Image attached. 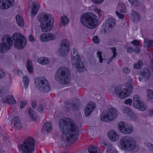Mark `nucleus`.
Instances as JSON below:
<instances>
[{
	"mask_svg": "<svg viewBox=\"0 0 153 153\" xmlns=\"http://www.w3.org/2000/svg\"><path fill=\"white\" fill-rule=\"evenodd\" d=\"M59 126L63 133V141L66 144L75 142L78 136L79 131L76 123L70 119L64 118L60 120Z\"/></svg>",
	"mask_w": 153,
	"mask_h": 153,
	"instance_id": "obj_1",
	"label": "nucleus"
},
{
	"mask_svg": "<svg viewBox=\"0 0 153 153\" xmlns=\"http://www.w3.org/2000/svg\"><path fill=\"white\" fill-rule=\"evenodd\" d=\"M80 20L83 26L91 29L95 28L98 23L96 15L91 12L85 13L82 14L80 17Z\"/></svg>",
	"mask_w": 153,
	"mask_h": 153,
	"instance_id": "obj_2",
	"label": "nucleus"
},
{
	"mask_svg": "<svg viewBox=\"0 0 153 153\" xmlns=\"http://www.w3.org/2000/svg\"><path fill=\"white\" fill-rule=\"evenodd\" d=\"M39 21L41 22L40 25L42 31L46 32L50 31L52 29L54 19L53 16L50 14L43 13L38 16Z\"/></svg>",
	"mask_w": 153,
	"mask_h": 153,
	"instance_id": "obj_3",
	"label": "nucleus"
},
{
	"mask_svg": "<svg viewBox=\"0 0 153 153\" xmlns=\"http://www.w3.org/2000/svg\"><path fill=\"white\" fill-rule=\"evenodd\" d=\"M69 75V70L67 68L62 67L56 72L55 75L56 80L62 84H68L70 82L68 77Z\"/></svg>",
	"mask_w": 153,
	"mask_h": 153,
	"instance_id": "obj_4",
	"label": "nucleus"
},
{
	"mask_svg": "<svg viewBox=\"0 0 153 153\" xmlns=\"http://www.w3.org/2000/svg\"><path fill=\"white\" fill-rule=\"evenodd\" d=\"M71 53V63L73 68L76 69L79 72H82L86 70L85 66L81 61V58L78 55L77 50L75 48L73 49Z\"/></svg>",
	"mask_w": 153,
	"mask_h": 153,
	"instance_id": "obj_5",
	"label": "nucleus"
},
{
	"mask_svg": "<svg viewBox=\"0 0 153 153\" xmlns=\"http://www.w3.org/2000/svg\"><path fill=\"white\" fill-rule=\"evenodd\" d=\"M34 140L31 137L26 138L22 144L19 145V149L22 153H33L35 148Z\"/></svg>",
	"mask_w": 153,
	"mask_h": 153,
	"instance_id": "obj_6",
	"label": "nucleus"
},
{
	"mask_svg": "<svg viewBox=\"0 0 153 153\" xmlns=\"http://www.w3.org/2000/svg\"><path fill=\"white\" fill-rule=\"evenodd\" d=\"M125 88H122L120 86H117L115 88L117 96L120 99H125L130 95L133 91L131 85L128 83L125 84Z\"/></svg>",
	"mask_w": 153,
	"mask_h": 153,
	"instance_id": "obj_7",
	"label": "nucleus"
},
{
	"mask_svg": "<svg viewBox=\"0 0 153 153\" xmlns=\"http://www.w3.org/2000/svg\"><path fill=\"white\" fill-rule=\"evenodd\" d=\"M120 145L123 149L129 151L133 150L136 146L134 140L131 137L125 136L120 140Z\"/></svg>",
	"mask_w": 153,
	"mask_h": 153,
	"instance_id": "obj_8",
	"label": "nucleus"
},
{
	"mask_svg": "<svg viewBox=\"0 0 153 153\" xmlns=\"http://www.w3.org/2000/svg\"><path fill=\"white\" fill-rule=\"evenodd\" d=\"M13 37V45L18 49H22L26 45V39L22 34L18 33H15L14 34Z\"/></svg>",
	"mask_w": 153,
	"mask_h": 153,
	"instance_id": "obj_9",
	"label": "nucleus"
},
{
	"mask_svg": "<svg viewBox=\"0 0 153 153\" xmlns=\"http://www.w3.org/2000/svg\"><path fill=\"white\" fill-rule=\"evenodd\" d=\"M12 38L9 35H5L2 38V43H0V52L7 51L13 45Z\"/></svg>",
	"mask_w": 153,
	"mask_h": 153,
	"instance_id": "obj_10",
	"label": "nucleus"
},
{
	"mask_svg": "<svg viewBox=\"0 0 153 153\" xmlns=\"http://www.w3.org/2000/svg\"><path fill=\"white\" fill-rule=\"evenodd\" d=\"M35 80L36 86L41 91L47 93L50 91V85L48 80L45 78H36Z\"/></svg>",
	"mask_w": 153,
	"mask_h": 153,
	"instance_id": "obj_11",
	"label": "nucleus"
},
{
	"mask_svg": "<svg viewBox=\"0 0 153 153\" xmlns=\"http://www.w3.org/2000/svg\"><path fill=\"white\" fill-rule=\"evenodd\" d=\"M117 116L116 110L113 108L108 109L105 111L102 112L101 120L103 121L108 122L115 119Z\"/></svg>",
	"mask_w": 153,
	"mask_h": 153,
	"instance_id": "obj_12",
	"label": "nucleus"
},
{
	"mask_svg": "<svg viewBox=\"0 0 153 153\" xmlns=\"http://www.w3.org/2000/svg\"><path fill=\"white\" fill-rule=\"evenodd\" d=\"M69 42L67 39H64L62 42L59 50V53L60 55L64 56L68 54L69 51Z\"/></svg>",
	"mask_w": 153,
	"mask_h": 153,
	"instance_id": "obj_13",
	"label": "nucleus"
},
{
	"mask_svg": "<svg viewBox=\"0 0 153 153\" xmlns=\"http://www.w3.org/2000/svg\"><path fill=\"white\" fill-rule=\"evenodd\" d=\"M119 128L120 131L125 134H131L133 131V128L131 126L126 124L123 122L119 123Z\"/></svg>",
	"mask_w": 153,
	"mask_h": 153,
	"instance_id": "obj_14",
	"label": "nucleus"
},
{
	"mask_svg": "<svg viewBox=\"0 0 153 153\" xmlns=\"http://www.w3.org/2000/svg\"><path fill=\"white\" fill-rule=\"evenodd\" d=\"M133 105L134 107L141 111H145L147 106L143 103L141 100H140L138 95H135L133 97Z\"/></svg>",
	"mask_w": 153,
	"mask_h": 153,
	"instance_id": "obj_15",
	"label": "nucleus"
},
{
	"mask_svg": "<svg viewBox=\"0 0 153 153\" xmlns=\"http://www.w3.org/2000/svg\"><path fill=\"white\" fill-rule=\"evenodd\" d=\"M12 127L16 129H20L22 127V124L18 117H13L11 120Z\"/></svg>",
	"mask_w": 153,
	"mask_h": 153,
	"instance_id": "obj_16",
	"label": "nucleus"
},
{
	"mask_svg": "<svg viewBox=\"0 0 153 153\" xmlns=\"http://www.w3.org/2000/svg\"><path fill=\"white\" fill-rule=\"evenodd\" d=\"M14 4V0H1L0 6L1 9H7Z\"/></svg>",
	"mask_w": 153,
	"mask_h": 153,
	"instance_id": "obj_17",
	"label": "nucleus"
},
{
	"mask_svg": "<svg viewBox=\"0 0 153 153\" xmlns=\"http://www.w3.org/2000/svg\"><path fill=\"white\" fill-rule=\"evenodd\" d=\"M95 108V105L94 102L89 103L85 109V116L90 115Z\"/></svg>",
	"mask_w": 153,
	"mask_h": 153,
	"instance_id": "obj_18",
	"label": "nucleus"
},
{
	"mask_svg": "<svg viewBox=\"0 0 153 153\" xmlns=\"http://www.w3.org/2000/svg\"><path fill=\"white\" fill-rule=\"evenodd\" d=\"M108 136L110 140L113 141H117L119 138V136L114 130H111L108 132Z\"/></svg>",
	"mask_w": 153,
	"mask_h": 153,
	"instance_id": "obj_19",
	"label": "nucleus"
},
{
	"mask_svg": "<svg viewBox=\"0 0 153 153\" xmlns=\"http://www.w3.org/2000/svg\"><path fill=\"white\" fill-rule=\"evenodd\" d=\"M140 74L145 80L149 79L150 76V73L149 70L146 68H144L141 70L140 71Z\"/></svg>",
	"mask_w": 153,
	"mask_h": 153,
	"instance_id": "obj_20",
	"label": "nucleus"
},
{
	"mask_svg": "<svg viewBox=\"0 0 153 153\" xmlns=\"http://www.w3.org/2000/svg\"><path fill=\"white\" fill-rule=\"evenodd\" d=\"M2 101L9 104H14L15 103V100L12 96L8 95L4 97L2 99Z\"/></svg>",
	"mask_w": 153,
	"mask_h": 153,
	"instance_id": "obj_21",
	"label": "nucleus"
},
{
	"mask_svg": "<svg viewBox=\"0 0 153 153\" xmlns=\"http://www.w3.org/2000/svg\"><path fill=\"white\" fill-rule=\"evenodd\" d=\"M39 8L38 3L36 1H34L32 3L31 13L33 15L37 13Z\"/></svg>",
	"mask_w": 153,
	"mask_h": 153,
	"instance_id": "obj_22",
	"label": "nucleus"
},
{
	"mask_svg": "<svg viewBox=\"0 0 153 153\" xmlns=\"http://www.w3.org/2000/svg\"><path fill=\"white\" fill-rule=\"evenodd\" d=\"M117 9L121 13H123L126 11V5L122 2H119L117 7Z\"/></svg>",
	"mask_w": 153,
	"mask_h": 153,
	"instance_id": "obj_23",
	"label": "nucleus"
},
{
	"mask_svg": "<svg viewBox=\"0 0 153 153\" xmlns=\"http://www.w3.org/2000/svg\"><path fill=\"white\" fill-rule=\"evenodd\" d=\"M107 25L108 28H112L114 27L115 25L114 20L112 18H110L107 20Z\"/></svg>",
	"mask_w": 153,
	"mask_h": 153,
	"instance_id": "obj_24",
	"label": "nucleus"
},
{
	"mask_svg": "<svg viewBox=\"0 0 153 153\" xmlns=\"http://www.w3.org/2000/svg\"><path fill=\"white\" fill-rule=\"evenodd\" d=\"M38 62L39 63L44 65L48 64L50 60L48 58L41 57L38 59Z\"/></svg>",
	"mask_w": 153,
	"mask_h": 153,
	"instance_id": "obj_25",
	"label": "nucleus"
},
{
	"mask_svg": "<svg viewBox=\"0 0 153 153\" xmlns=\"http://www.w3.org/2000/svg\"><path fill=\"white\" fill-rule=\"evenodd\" d=\"M69 22L68 18L66 16H63L61 18V24L59 25L60 27H62V25L65 26Z\"/></svg>",
	"mask_w": 153,
	"mask_h": 153,
	"instance_id": "obj_26",
	"label": "nucleus"
},
{
	"mask_svg": "<svg viewBox=\"0 0 153 153\" xmlns=\"http://www.w3.org/2000/svg\"><path fill=\"white\" fill-rule=\"evenodd\" d=\"M16 19L18 25L20 27H22L24 25V23L23 18L20 15H17Z\"/></svg>",
	"mask_w": 153,
	"mask_h": 153,
	"instance_id": "obj_27",
	"label": "nucleus"
},
{
	"mask_svg": "<svg viewBox=\"0 0 153 153\" xmlns=\"http://www.w3.org/2000/svg\"><path fill=\"white\" fill-rule=\"evenodd\" d=\"M89 153H98L99 151L98 147L95 145H92L88 148Z\"/></svg>",
	"mask_w": 153,
	"mask_h": 153,
	"instance_id": "obj_28",
	"label": "nucleus"
},
{
	"mask_svg": "<svg viewBox=\"0 0 153 153\" xmlns=\"http://www.w3.org/2000/svg\"><path fill=\"white\" fill-rule=\"evenodd\" d=\"M131 15L133 18L134 22H138L140 20V17L136 12L133 11L132 12Z\"/></svg>",
	"mask_w": 153,
	"mask_h": 153,
	"instance_id": "obj_29",
	"label": "nucleus"
},
{
	"mask_svg": "<svg viewBox=\"0 0 153 153\" xmlns=\"http://www.w3.org/2000/svg\"><path fill=\"white\" fill-rule=\"evenodd\" d=\"M73 109L74 110H77L80 108V104L78 100H76L71 105Z\"/></svg>",
	"mask_w": 153,
	"mask_h": 153,
	"instance_id": "obj_30",
	"label": "nucleus"
},
{
	"mask_svg": "<svg viewBox=\"0 0 153 153\" xmlns=\"http://www.w3.org/2000/svg\"><path fill=\"white\" fill-rule=\"evenodd\" d=\"M144 46L146 48H150L153 46V41L148 39H144Z\"/></svg>",
	"mask_w": 153,
	"mask_h": 153,
	"instance_id": "obj_31",
	"label": "nucleus"
},
{
	"mask_svg": "<svg viewBox=\"0 0 153 153\" xmlns=\"http://www.w3.org/2000/svg\"><path fill=\"white\" fill-rule=\"evenodd\" d=\"M0 140H2L4 143L6 144L8 146H10V145L11 143L7 137L4 135H1L0 137Z\"/></svg>",
	"mask_w": 153,
	"mask_h": 153,
	"instance_id": "obj_32",
	"label": "nucleus"
},
{
	"mask_svg": "<svg viewBox=\"0 0 153 153\" xmlns=\"http://www.w3.org/2000/svg\"><path fill=\"white\" fill-rule=\"evenodd\" d=\"M106 149L107 153H117V151L115 149H113L112 146L110 143H108Z\"/></svg>",
	"mask_w": 153,
	"mask_h": 153,
	"instance_id": "obj_33",
	"label": "nucleus"
},
{
	"mask_svg": "<svg viewBox=\"0 0 153 153\" xmlns=\"http://www.w3.org/2000/svg\"><path fill=\"white\" fill-rule=\"evenodd\" d=\"M29 113L31 119L33 120H36V114L31 108H30L29 110Z\"/></svg>",
	"mask_w": 153,
	"mask_h": 153,
	"instance_id": "obj_34",
	"label": "nucleus"
},
{
	"mask_svg": "<svg viewBox=\"0 0 153 153\" xmlns=\"http://www.w3.org/2000/svg\"><path fill=\"white\" fill-rule=\"evenodd\" d=\"M27 68L30 73H32L33 70V68L32 66V62L28 60L26 64Z\"/></svg>",
	"mask_w": 153,
	"mask_h": 153,
	"instance_id": "obj_35",
	"label": "nucleus"
},
{
	"mask_svg": "<svg viewBox=\"0 0 153 153\" xmlns=\"http://www.w3.org/2000/svg\"><path fill=\"white\" fill-rule=\"evenodd\" d=\"M29 81V79L28 77L26 75H25L23 78V82L25 89H27L28 87Z\"/></svg>",
	"mask_w": 153,
	"mask_h": 153,
	"instance_id": "obj_36",
	"label": "nucleus"
},
{
	"mask_svg": "<svg viewBox=\"0 0 153 153\" xmlns=\"http://www.w3.org/2000/svg\"><path fill=\"white\" fill-rule=\"evenodd\" d=\"M43 128L44 130L49 131L52 129L51 125L49 123H46L44 124Z\"/></svg>",
	"mask_w": 153,
	"mask_h": 153,
	"instance_id": "obj_37",
	"label": "nucleus"
},
{
	"mask_svg": "<svg viewBox=\"0 0 153 153\" xmlns=\"http://www.w3.org/2000/svg\"><path fill=\"white\" fill-rule=\"evenodd\" d=\"M128 116L130 119L134 121L137 119L138 117V115L135 113H131L129 114Z\"/></svg>",
	"mask_w": 153,
	"mask_h": 153,
	"instance_id": "obj_38",
	"label": "nucleus"
},
{
	"mask_svg": "<svg viewBox=\"0 0 153 153\" xmlns=\"http://www.w3.org/2000/svg\"><path fill=\"white\" fill-rule=\"evenodd\" d=\"M47 34V33H43L42 34L40 37V39L42 41L45 42L48 41Z\"/></svg>",
	"mask_w": 153,
	"mask_h": 153,
	"instance_id": "obj_39",
	"label": "nucleus"
},
{
	"mask_svg": "<svg viewBox=\"0 0 153 153\" xmlns=\"http://www.w3.org/2000/svg\"><path fill=\"white\" fill-rule=\"evenodd\" d=\"M112 50V51L113 53V56L110 58L109 60L110 62L113 59H114L116 58V56H117V53L116 52V49L114 47L112 48H111Z\"/></svg>",
	"mask_w": 153,
	"mask_h": 153,
	"instance_id": "obj_40",
	"label": "nucleus"
},
{
	"mask_svg": "<svg viewBox=\"0 0 153 153\" xmlns=\"http://www.w3.org/2000/svg\"><path fill=\"white\" fill-rule=\"evenodd\" d=\"M47 37L48 38V41L53 40L55 38L54 35L50 33H47Z\"/></svg>",
	"mask_w": 153,
	"mask_h": 153,
	"instance_id": "obj_41",
	"label": "nucleus"
},
{
	"mask_svg": "<svg viewBox=\"0 0 153 153\" xmlns=\"http://www.w3.org/2000/svg\"><path fill=\"white\" fill-rule=\"evenodd\" d=\"M143 62L141 60H139L138 62L134 65V67L136 69H140L143 66Z\"/></svg>",
	"mask_w": 153,
	"mask_h": 153,
	"instance_id": "obj_42",
	"label": "nucleus"
},
{
	"mask_svg": "<svg viewBox=\"0 0 153 153\" xmlns=\"http://www.w3.org/2000/svg\"><path fill=\"white\" fill-rule=\"evenodd\" d=\"M147 97L149 99L152 100L153 101V91L151 90H149L147 92Z\"/></svg>",
	"mask_w": 153,
	"mask_h": 153,
	"instance_id": "obj_43",
	"label": "nucleus"
},
{
	"mask_svg": "<svg viewBox=\"0 0 153 153\" xmlns=\"http://www.w3.org/2000/svg\"><path fill=\"white\" fill-rule=\"evenodd\" d=\"M128 1L134 6H137L140 4L139 2L136 0H128Z\"/></svg>",
	"mask_w": 153,
	"mask_h": 153,
	"instance_id": "obj_44",
	"label": "nucleus"
},
{
	"mask_svg": "<svg viewBox=\"0 0 153 153\" xmlns=\"http://www.w3.org/2000/svg\"><path fill=\"white\" fill-rule=\"evenodd\" d=\"M130 111V109L126 106L123 107L122 109V112L123 113L127 114Z\"/></svg>",
	"mask_w": 153,
	"mask_h": 153,
	"instance_id": "obj_45",
	"label": "nucleus"
},
{
	"mask_svg": "<svg viewBox=\"0 0 153 153\" xmlns=\"http://www.w3.org/2000/svg\"><path fill=\"white\" fill-rule=\"evenodd\" d=\"M97 56L99 58V61L100 62H103V59L101 55V53L100 51H98L97 53Z\"/></svg>",
	"mask_w": 153,
	"mask_h": 153,
	"instance_id": "obj_46",
	"label": "nucleus"
},
{
	"mask_svg": "<svg viewBox=\"0 0 153 153\" xmlns=\"http://www.w3.org/2000/svg\"><path fill=\"white\" fill-rule=\"evenodd\" d=\"M100 39L97 36H94L92 38V41L94 43H98L100 42Z\"/></svg>",
	"mask_w": 153,
	"mask_h": 153,
	"instance_id": "obj_47",
	"label": "nucleus"
},
{
	"mask_svg": "<svg viewBox=\"0 0 153 153\" xmlns=\"http://www.w3.org/2000/svg\"><path fill=\"white\" fill-rule=\"evenodd\" d=\"M124 102L125 104H128L130 105L132 104V101L130 99L126 100H125Z\"/></svg>",
	"mask_w": 153,
	"mask_h": 153,
	"instance_id": "obj_48",
	"label": "nucleus"
},
{
	"mask_svg": "<svg viewBox=\"0 0 153 153\" xmlns=\"http://www.w3.org/2000/svg\"><path fill=\"white\" fill-rule=\"evenodd\" d=\"M44 106L42 105H40L38 107V111L40 112H42L43 111Z\"/></svg>",
	"mask_w": 153,
	"mask_h": 153,
	"instance_id": "obj_49",
	"label": "nucleus"
},
{
	"mask_svg": "<svg viewBox=\"0 0 153 153\" xmlns=\"http://www.w3.org/2000/svg\"><path fill=\"white\" fill-rule=\"evenodd\" d=\"M131 43L135 46H139V45L138 41L136 40L131 41Z\"/></svg>",
	"mask_w": 153,
	"mask_h": 153,
	"instance_id": "obj_50",
	"label": "nucleus"
},
{
	"mask_svg": "<svg viewBox=\"0 0 153 153\" xmlns=\"http://www.w3.org/2000/svg\"><path fill=\"white\" fill-rule=\"evenodd\" d=\"M123 70L124 73H125L126 74H127L129 73L130 72V70L128 68L126 67H124L123 68Z\"/></svg>",
	"mask_w": 153,
	"mask_h": 153,
	"instance_id": "obj_51",
	"label": "nucleus"
},
{
	"mask_svg": "<svg viewBox=\"0 0 153 153\" xmlns=\"http://www.w3.org/2000/svg\"><path fill=\"white\" fill-rule=\"evenodd\" d=\"M109 143H107L105 142H102L101 143V145L104 148H106L108 145Z\"/></svg>",
	"mask_w": 153,
	"mask_h": 153,
	"instance_id": "obj_52",
	"label": "nucleus"
},
{
	"mask_svg": "<svg viewBox=\"0 0 153 153\" xmlns=\"http://www.w3.org/2000/svg\"><path fill=\"white\" fill-rule=\"evenodd\" d=\"M116 14L117 16L119 17L120 18L123 19L124 18V15L119 13L117 11L116 12Z\"/></svg>",
	"mask_w": 153,
	"mask_h": 153,
	"instance_id": "obj_53",
	"label": "nucleus"
},
{
	"mask_svg": "<svg viewBox=\"0 0 153 153\" xmlns=\"http://www.w3.org/2000/svg\"><path fill=\"white\" fill-rule=\"evenodd\" d=\"M5 148V147H4V146L0 147V153H4V152L7 151Z\"/></svg>",
	"mask_w": 153,
	"mask_h": 153,
	"instance_id": "obj_54",
	"label": "nucleus"
},
{
	"mask_svg": "<svg viewBox=\"0 0 153 153\" xmlns=\"http://www.w3.org/2000/svg\"><path fill=\"white\" fill-rule=\"evenodd\" d=\"M27 103V101H24L21 102L20 107L21 108H23Z\"/></svg>",
	"mask_w": 153,
	"mask_h": 153,
	"instance_id": "obj_55",
	"label": "nucleus"
},
{
	"mask_svg": "<svg viewBox=\"0 0 153 153\" xmlns=\"http://www.w3.org/2000/svg\"><path fill=\"white\" fill-rule=\"evenodd\" d=\"M133 51L136 53H139L140 51V50L139 48L136 47L134 49Z\"/></svg>",
	"mask_w": 153,
	"mask_h": 153,
	"instance_id": "obj_56",
	"label": "nucleus"
},
{
	"mask_svg": "<svg viewBox=\"0 0 153 153\" xmlns=\"http://www.w3.org/2000/svg\"><path fill=\"white\" fill-rule=\"evenodd\" d=\"M104 0H91L92 1L96 4H100L102 3Z\"/></svg>",
	"mask_w": 153,
	"mask_h": 153,
	"instance_id": "obj_57",
	"label": "nucleus"
},
{
	"mask_svg": "<svg viewBox=\"0 0 153 153\" xmlns=\"http://www.w3.org/2000/svg\"><path fill=\"white\" fill-rule=\"evenodd\" d=\"M31 106L33 108H35L36 107V102L35 101L31 103Z\"/></svg>",
	"mask_w": 153,
	"mask_h": 153,
	"instance_id": "obj_58",
	"label": "nucleus"
},
{
	"mask_svg": "<svg viewBox=\"0 0 153 153\" xmlns=\"http://www.w3.org/2000/svg\"><path fill=\"white\" fill-rule=\"evenodd\" d=\"M65 107H67V108L69 107V106H68L70 105V102L68 100L65 101Z\"/></svg>",
	"mask_w": 153,
	"mask_h": 153,
	"instance_id": "obj_59",
	"label": "nucleus"
},
{
	"mask_svg": "<svg viewBox=\"0 0 153 153\" xmlns=\"http://www.w3.org/2000/svg\"><path fill=\"white\" fill-rule=\"evenodd\" d=\"M4 76V73L0 69V78L3 77Z\"/></svg>",
	"mask_w": 153,
	"mask_h": 153,
	"instance_id": "obj_60",
	"label": "nucleus"
},
{
	"mask_svg": "<svg viewBox=\"0 0 153 153\" xmlns=\"http://www.w3.org/2000/svg\"><path fill=\"white\" fill-rule=\"evenodd\" d=\"M147 147L148 148L151 150H153V145L150 144V143H148L147 144Z\"/></svg>",
	"mask_w": 153,
	"mask_h": 153,
	"instance_id": "obj_61",
	"label": "nucleus"
},
{
	"mask_svg": "<svg viewBox=\"0 0 153 153\" xmlns=\"http://www.w3.org/2000/svg\"><path fill=\"white\" fill-rule=\"evenodd\" d=\"M127 51L130 53H132L134 51V49L131 47H128L127 48Z\"/></svg>",
	"mask_w": 153,
	"mask_h": 153,
	"instance_id": "obj_62",
	"label": "nucleus"
},
{
	"mask_svg": "<svg viewBox=\"0 0 153 153\" xmlns=\"http://www.w3.org/2000/svg\"><path fill=\"white\" fill-rule=\"evenodd\" d=\"M29 40L30 41L33 42L34 41L35 39L34 37L31 35H30L29 37Z\"/></svg>",
	"mask_w": 153,
	"mask_h": 153,
	"instance_id": "obj_63",
	"label": "nucleus"
},
{
	"mask_svg": "<svg viewBox=\"0 0 153 153\" xmlns=\"http://www.w3.org/2000/svg\"><path fill=\"white\" fill-rule=\"evenodd\" d=\"M96 11H97V12L99 16H102V11L101 10L99 9H97Z\"/></svg>",
	"mask_w": 153,
	"mask_h": 153,
	"instance_id": "obj_64",
	"label": "nucleus"
}]
</instances>
